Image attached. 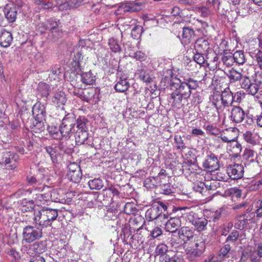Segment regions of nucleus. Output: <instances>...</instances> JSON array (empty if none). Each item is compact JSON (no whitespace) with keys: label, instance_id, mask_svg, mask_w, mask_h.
<instances>
[{"label":"nucleus","instance_id":"nucleus-1","mask_svg":"<svg viewBox=\"0 0 262 262\" xmlns=\"http://www.w3.org/2000/svg\"><path fill=\"white\" fill-rule=\"evenodd\" d=\"M180 83L179 86L173 88L168 98V101L173 108H181L184 105L183 102L187 101L191 96V90H195L198 87L196 81L190 78Z\"/></svg>","mask_w":262,"mask_h":262},{"label":"nucleus","instance_id":"nucleus-2","mask_svg":"<svg viewBox=\"0 0 262 262\" xmlns=\"http://www.w3.org/2000/svg\"><path fill=\"white\" fill-rule=\"evenodd\" d=\"M213 158L209 156L204 162L203 166L206 171L204 177L205 182H201L195 187L196 191H199L203 195L206 196V199H208V201L211 200L213 196L212 194V182H211V180H213V168L211 164Z\"/></svg>","mask_w":262,"mask_h":262},{"label":"nucleus","instance_id":"nucleus-3","mask_svg":"<svg viewBox=\"0 0 262 262\" xmlns=\"http://www.w3.org/2000/svg\"><path fill=\"white\" fill-rule=\"evenodd\" d=\"M226 84L214 85V100H216V102H214L217 110L223 108V106H229L231 105L233 102V95L230 89L228 87L225 88Z\"/></svg>","mask_w":262,"mask_h":262},{"label":"nucleus","instance_id":"nucleus-4","mask_svg":"<svg viewBox=\"0 0 262 262\" xmlns=\"http://www.w3.org/2000/svg\"><path fill=\"white\" fill-rule=\"evenodd\" d=\"M187 258L190 261H194L200 257L205 249L203 240L199 237H194L193 241L183 246Z\"/></svg>","mask_w":262,"mask_h":262},{"label":"nucleus","instance_id":"nucleus-5","mask_svg":"<svg viewBox=\"0 0 262 262\" xmlns=\"http://www.w3.org/2000/svg\"><path fill=\"white\" fill-rule=\"evenodd\" d=\"M58 215L57 210L43 208L34 213V221L39 226L47 227L51 226Z\"/></svg>","mask_w":262,"mask_h":262},{"label":"nucleus","instance_id":"nucleus-6","mask_svg":"<svg viewBox=\"0 0 262 262\" xmlns=\"http://www.w3.org/2000/svg\"><path fill=\"white\" fill-rule=\"evenodd\" d=\"M238 136L237 129L227 128L221 131L219 128L214 127V146L220 148L224 143H228L236 139Z\"/></svg>","mask_w":262,"mask_h":262},{"label":"nucleus","instance_id":"nucleus-7","mask_svg":"<svg viewBox=\"0 0 262 262\" xmlns=\"http://www.w3.org/2000/svg\"><path fill=\"white\" fill-rule=\"evenodd\" d=\"M261 82L254 80L251 81L249 77H244L241 87L249 95L254 96L258 103L262 105V90L260 89Z\"/></svg>","mask_w":262,"mask_h":262},{"label":"nucleus","instance_id":"nucleus-8","mask_svg":"<svg viewBox=\"0 0 262 262\" xmlns=\"http://www.w3.org/2000/svg\"><path fill=\"white\" fill-rule=\"evenodd\" d=\"M42 229L33 226H27L23 229V242L30 244L42 237Z\"/></svg>","mask_w":262,"mask_h":262},{"label":"nucleus","instance_id":"nucleus-9","mask_svg":"<svg viewBox=\"0 0 262 262\" xmlns=\"http://www.w3.org/2000/svg\"><path fill=\"white\" fill-rule=\"evenodd\" d=\"M75 124V120L73 117L66 115L62 119V122L59 126V132L62 137H68L72 133Z\"/></svg>","mask_w":262,"mask_h":262},{"label":"nucleus","instance_id":"nucleus-10","mask_svg":"<svg viewBox=\"0 0 262 262\" xmlns=\"http://www.w3.org/2000/svg\"><path fill=\"white\" fill-rule=\"evenodd\" d=\"M182 208H179L177 210L178 214L177 216L170 217L166 222L165 225V229L166 231L173 233L178 230L181 226V218L183 217V213L181 212Z\"/></svg>","mask_w":262,"mask_h":262},{"label":"nucleus","instance_id":"nucleus-11","mask_svg":"<svg viewBox=\"0 0 262 262\" xmlns=\"http://www.w3.org/2000/svg\"><path fill=\"white\" fill-rule=\"evenodd\" d=\"M73 93L82 100L88 102L95 99V96L97 94V90L94 87L84 89H75Z\"/></svg>","mask_w":262,"mask_h":262},{"label":"nucleus","instance_id":"nucleus-12","mask_svg":"<svg viewBox=\"0 0 262 262\" xmlns=\"http://www.w3.org/2000/svg\"><path fill=\"white\" fill-rule=\"evenodd\" d=\"M82 176V171L79 165L75 162L70 163L68 165L67 173L68 179L73 183H78L80 182Z\"/></svg>","mask_w":262,"mask_h":262},{"label":"nucleus","instance_id":"nucleus-13","mask_svg":"<svg viewBox=\"0 0 262 262\" xmlns=\"http://www.w3.org/2000/svg\"><path fill=\"white\" fill-rule=\"evenodd\" d=\"M179 38L181 43L186 46L195 41L196 36L193 29L189 27H183Z\"/></svg>","mask_w":262,"mask_h":262},{"label":"nucleus","instance_id":"nucleus-14","mask_svg":"<svg viewBox=\"0 0 262 262\" xmlns=\"http://www.w3.org/2000/svg\"><path fill=\"white\" fill-rule=\"evenodd\" d=\"M178 235L179 239L183 242V246L193 241L194 237H199L194 234L192 229L187 226H184L179 229Z\"/></svg>","mask_w":262,"mask_h":262},{"label":"nucleus","instance_id":"nucleus-15","mask_svg":"<svg viewBox=\"0 0 262 262\" xmlns=\"http://www.w3.org/2000/svg\"><path fill=\"white\" fill-rule=\"evenodd\" d=\"M221 195L224 197L230 196L233 200L235 201L236 199L240 198L242 196L241 190L236 187L230 188L229 189L217 190L214 193V197Z\"/></svg>","mask_w":262,"mask_h":262},{"label":"nucleus","instance_id":"nucleus-16","mask_svg":"<svg viewBox=\"0 0 262 262\" xmlns=\"http://www.w3.org/2000/svg\"><path fill=\"white\" fill-rule=\"evenodd\" d=\"M227 172L232 180H238L244 175V167L241 164H234L227 168Z\"/></svg>","mask_w":262,"mask_h":262},{"label":"nucleus","instance_id":"nucleus-17","mask_svg":"<svg viewBox=\"0 0 262 262\" xmlns=\"http://www.w3.org/2000/svg\"><path fill=\"white\" fill-rule=\"evenodd\" d=\"M116 81L117 82L114 86L116 92L124 93L128 89L130 84L126 76L121 74L119 77L117 78Z\"/></svg>","mask_w":262,"mask_h":262},{"label":"nucleus","instance_id":"nucleus-18","mask_svg":"<svg viewBox=\"0 0 262 262\" xmlns=\"http://www.w3.org/2000/svg\"><path fill=\"white\" fill-rule=\"evenodd\" d=\"M145 217L148 221H153L160 219H166L167 216L165 214H162V211L160 210L159 207H152L148 209L145 213Z\"/></svg>","mask_w":262,"mask_h":262},{"label":"nucleus","instance_id":"nucleus-19","mask_svg":"<svg viewBox=\"0 0 262 262\" xmlns=\"http://www.w3.org/2000/svg\"><path fill=\"white\" fill-rule=\"evenodd\" d=\"M246 114L244 110L239 106H234L230 113V119L233 122L238 123L242 122L245 118Z\"/></svg>","mask_w":262,"mask_h":262},{"label":"nucleus","instance_id":"nucleus-20","mask_svg":"<svg viewBox=\"0 0 262 262\" xmlns=\"http://www.w3.org/2000/svg\"><path fill=\"white\" fill-rule=\"evenodd\" d=\"M180 82H183L181 80L173 77V73L171 71L169 76H165L162 78L161 83L163 84V86L166 88L170 87L171 90L179 86Z\"/></svg>","mask_w":262,"mask_h":262},{"label":"nucleus","instance_id":"nucleus-21","mask_svg":"<svg viewBox=\"0 0 262 262\" xmlns=\"http://www.w3.org/2000/svg\"><path fill=\"white\" fill-rule=\"evenodd\" d=\"M32 114L35 119L42 120L45 119L46 111L44 104L40 101H37L32 107Z\"/></svg>","mask_w":262,"mask_h":262},{"label":"nucleus","instance_id":"nucleus-22","mask_svg":"<svg viewBox=\"0 0 262 262\" xmlns=\"http://www.w3.org/2000/svg\"><path fill=\"white\" fill-rule=\"evenodd\" d=\"M50 86L47 83L41 81L38 83L36 88V95L47 100L50 94Z\"/></svg>","mask_w":262,"mask_h":262},{"label":"nucleus","instance_id":"nucleus-23","mask_svg":"<svg viewBox=\"0 0 262 262\" xmlns=\"http://www.w3.org/2000/svg\"><path fill=\"white\" fill-rule=\"evenodd\" d=\"M13 40L12 35L10 32L2 30L0 32V46L4 48L9 47Z\"/></svg>","mask_w":262,"mask_h":262},{"label":"nucleus","instance_id":"nucleus-24","mask_svg":"<svg viewBox=\"0 0 262 262\" xmlns=\"http://www.w3.org/2000/svg\"><path fill=\"white\" fill-rule=\"evenodd\" d=\"M242 145L236 139L227 143V150L233 156L237 157L242 151Z\"/></svg>","mask_w":262,"mask_h":262},{"label":"nucleus","instance_id":"nucleus-25","mask_svg":"<svg viewBox=\"0 0 262 262\" xmlns=\"http://www.w3.org/2000/svg\"><path fill=\"white\" fill-rule=\"evenodd\" d=\"M183 172L188 177V175L194 174L199 175L201 169L194 164H189L188 162H184L182 165Z\"/></svg>","mask_w":262,"mask_h":262},{"label":"nucleus","instance_id":"nucleus-26","mask_svg":"<svg viewBox=\"0 0 262 262\" xmlns=\"http://www.w3.org/2000/svg\"><path fill=\"white\" fill-rule=\"evenodd\" d=\"M83 59L82 54L80 52L75 53L71 62V66L77 74H79L83 70L81 62Z\"/></svg>","mask_w":262,"mask_h":262},{"label":"nucleus","instance_id":"nucleus-27","mask_svg":"<svg viewBox=\"0 0 262 262\" xmlns=\"http://www.w3.org/2000/svg\"><path fill=\"white\" fill-rule=\"evenodd\" d=\"M27 180L29 183L34 184V187L35 189L38 191H43L46 188L47 189H49V187L46 186L45 183L42 184L43 181L40 182L39 180V176L35 177H27Z\"/></svg>","mask_w":262,"mask_h":262},{"label":"nucleus","instance_id":"nucleus-28","mask_svg":"<svg viewBox=\"0 0 262 262\" xmlns=\"http://www.w3.org/2000/svg\"><path fill=\"white\" fill-rule=\"evenodd\" d=\"M79 75L81 81L85 85H92L96 81V75L91 70L86 72H81Z\"/></svg>","mask_w":262,"mask_h":262},{"label":"nucleus","instance_id":"nucleus-29","mask_svg":"<svg viewBox=\"0 0 262 262\" xmlns=\"http://www.w3.org/2000/svg\"><path fill=\"white\" fill-rule=\"evenodd\" d=\"M215 40L217 47L214 49V52L217 55H222L227 50V42L222 36H219L215 38Z\"/></svg>","mask_w":262,"mask_h":262},{"label":"nucleus","instance_id":"nucleus-30","mask_svg":"<svg viewBox=\"0 0 262 262\" xmlns=\"http://www.w3.org/2000/svg\"><path fill=\"white\" fill-rule=\"evenodd\" d=\"M194 49L196 52L202 53L208 52L210 49L209 43L208 40L204 39H197L195 43Z\"/></svg>","mask_w":262,"mask_h":262},{"label":"nucleus","instance_id":"nucleus-31","mask_svg":"<svg viewBox=\"0 0 262 262\" xmlns=\"http://www.w3.org/2000/svg\"><path fill=\"white\" fill-rule=\"evenodd\" d=\"M46 151L49 154L50 158L53 163H57L61 159V154L55 147L46 146Z\"/></svg>","mask_w":262,"mask_h":262},{"label":"nucleus","instance_id":"nucleus-32","mask_svg":"<svg viewBox=\"0 0 262 262\" xmlns=\"http://www.w3.org/2000/svg\"><path fill=\"white\" fill-rule=\"evenodd\" d=\"M66 101V95L64 93L61 91L56 92L52 98L53 103L58 107L64 105Z\"/></svg>","mask_w":262,"mask_h":262},{"label":"nucleus","instance_id":"nucleus-33","mask_svg":"<svg viewBox=\"0 0 262 262\" xmlns=\"http://www.w3.org/2000/svg\"><path fill=\"white\" fill-rule=\"evenodd\" d=\"M216 69V70L214 71V84L215 86H216V84H218V86L224 85L225 72L220 68L217 69V67Z\"/></svg>","mask_w":262,"mask_h":262},{"label":"nucleus","instance_id":"nucleus-34","mask_svg":"<svg viewBox=\"0 0 262 262\" xmlns=\"http://www.w3.org/2000/svg\"><path fill=\"white\" fill-rule=\"evenodd\" d=\"M30 251L33 253V256L40 255L46 251V246L42 242H35L30 245Z\"/></svg>","mask_w":262,"mask_h":262},{"label":"nucleus","instance_id":"nucleus-35","mask_svg":"<svg viewBox=\"0 0 262 262\" xmlns=\"http://www.w3.org/2000/svg\"><path fill=\"white\" fill-rule=\"evenodd\" d=\"M49 189H47L46 188L43 191H39L40 193L36 194L35 198L36 201L37 203H40V204H45L48 201L51 200V196L50 195Z\"/></svg>","mask_w":262,"mask_h":262},{"label":"nucleus","instance_id":"nucleus-36","mask_svg":"<svg viewBox=\"0 0 262 262\" xmlns=\"http://www.w3.org/2000/svg\"><path fill=\"white\" fill-rule=\"evenodd\" d=\"M75 139L77 145L84 144L88 139V130H76L75 134Z\"/></svg>","mask_w":262,"mask_h":262},{"label":"nucleus","instance_id":"nucleus-37","mask_svg":"<svg viewBox=\"0 0 262 262\" xmlns=\"http://www.w3.org/2000/svg\"><path fill=\"white\" fill-rule=\"evenodd\" d=\"M5 16L8 21L10 23H14L17 16V12L15 8H5L4 9Z\"/></svg>","mask_w":262,"mask_h":262},{"label":"nucleus","instance_id":"nucleus-38","mask_svg":"<svg viewBox=\"0 0 262 262\" xmlns=\"http://www.w3.org/2000/svg\"><path fill=\"white\" fill-rule=\"evenodd\" d=\"M202 53L196 52L193 56L194 61L199 64L200 66L208 68L209 70L211 68L209 67V63L208 62L207 59H205Z\"/></svg>","mask_w":262,"mask_h":262},{"label":"nucleus","instance_id":"nucleus-39","mask_svg":"<svg viewBox=\"0 0 262 262\" xmlns=\"http://www.w3.org/2000/svg\"><path fill=\"white\" fill-rule=\"evenodd\" d=\"M207 223L208 221L206 219L200 217L192 225L194 226L195 230L200 232L206 229Z\"/></svg>","mask_w":262,"mask_h":262},{"label":"nucleus","instance_id":"nucleus-40","mask_svg":"<svg viewBox=\"0 0 262 262\" xmlns=\"http://www.w3.org/2000/svg\"><path fill=\"white\" fill-rule=\"evenodd\" d=\"M139 76L141 80L146 83H150L152 81V77L150 74L144 69H141L139 70Z\"/></svg>","mask_w":262,"mask_h":262},{"label":"nucleus","instance_id":"nucleus-41","mask_svg":"<svg viewBox=\"0 0 262 262\" xmlns=\"http://www.w3.org/2000/svg\"><path fill=\"white\" fill-rule=\"evenodd\" d=\"M88 122V120L84 117H79L75 121V124L77 128V130H88L86 127Z\"/></svg>","mask_w":262,"mask_h":262},{"label":"nucleus","instance_id":"nucleus-42","mask_svg":"<svg viewBox=\"0 0 262 262\" xmlns=\"http://www.w3.org/2000/svg\"><path fill=\"white\" fill-rule=\"evenodd\" d=\"M48 130L50 135L54 139H61L59 128L56 126L50 125L48 127Z\"/></svg>","mask_w":262,"mask_h":262},{"label":"nucleus","instance_id":"nucleus-43","mask_svg":"<svg viewBox=\"0 0 262 262\" xmlns=\"http://www.w3.org/2000/svg\"><path fill=\"white\" fill-rule=\"evenodd\" d=\"M88 185L92 190H100L102 188L103 183L101 179L98 178L90 180Z\"/></svg>","mask_w":262,"mask_h":262},{"label":"nucleus","instance_id":"nucleus-44","mask_svg":"<svg viewBox=\"0 0 262 262\" xmlns=\"http://www.w3.org/2000/svg\"><path fill=\"white\" fill-rule=\"evenodd\" d=\"M227 75L228 76L231 82H235L239 80L243 77L241 73L236 71L233 69L229 70L227 73Z\"/></svg>","mask_w":262,"mask_h":262},{"label":"nucleus","instance_id":"nucleus-45","mask_svg":"<svg viewBox=\"0 0 262 262\" xmlns=\"http://www.w3.org/2000/svg\"><path fill=\"white\" fill-rule=\"evenodd\" d=\"M108 45L111 50L114 53H119L121 51V48L119 45L117 40L114 38H111L108 39Z\"/></svg>","mask_w":262,"mask_h":262},{"label":"nucleus","instance_id":"nucleus-46","mask_svg":"<svg viewBox=\"0 0 262 262\" xmlns=\"http://www.w3.org/2000/svg\"><path fill=\"white\" fill-rule=\"evenodd\" d=\"M141 4L140 3L130 2L125 4L124 11H138L141 9Z\"/></svg>","mask_w":262,"mask_h":262},{"label":"nucleus","instance_id":"nucleus-47","mask_svg":"<svg viewBox=\"0 0 262 262\" xmlns=\"http://www.w3.org/2000/svg\"><path fill=\"white\" fill-rule=\"evenodd\" d=\"M235 62L238 64H243L246 62L245 56L243 51H236L232 54Z\"/></svg>","mask_w":262,"mask_h":262},{"label":"nucleus","instance_id":"nucleus-48","mask_svg":"<svg viewBox=\"0 0 262 262\" xmlns=\"http://www.w3.org/2000/svg\"><path fill=\"white\" fill-rule=\"evenodd\" d=\"M56 10L63 11L68 9V2L67 0H53Z\"/></svg>","mask_w":262,"mask_h":262},{"label":"nucleus","instance_id":"nucleus-49","mask_svg":"<svg viewBox=\"0 0 262 262\" xmlns=\"http://www.w3.org/2000/svg\"><path fill=\"white\" fill-rule=\"evenodd\" d=\"M174 141L177 150H181L182 151L186 149V146L181 136L175 135L174 137Z\"/></svg>","mask_w":262,"mask_h":262},{"label":"nucleus","instance_id":"nucleus-50","mask_svg":"<svg viewBox=\"0 0 262 262\" xmlns=\"http://www.w3.org/2000/svg\"><path fill=\"white\" fill-rule=\"evenodd\" d=\"M45 119L39 120L35 119L34 124V131L36 133H39L45 130Z\"/></svg>","mask_w":262,"mask_h":262},{"label":"nucleus","instance_id":"nucleus-51","mask_svg":"<svg viewBox=\"0 0 262 262\" xmlns=\"http://www.w3.org/2000/svg\"><path fill=\"white\" fill-rule=\"evenodd\" d=\"M60 190L53 189L52 191L49 190L51 201L55 202H60L62 200V195L60 193Z\"/></svg>","mask_w":262,"mask_h":262},{"label":"nucleus","instance_id":"nucleus-52","mask_svg":"<svg viewBox=\"0 0 262 262\" xmlns=\"http://www.w3.org/2000/svg\"><path fill=\"white\" fill-rule=\"evenodd\" d=\"M222 60L224 64L227 67L232 66L235 62L234 57L232 54L229 53L224 55L222 57Z\"/></svg>","mask_w":262,"mask_h":262},{"label":"nucleus","instance_id":"nucleus-53","mask_svg":"<svg viewBox=\"0 0 262 262\" xmlns=\"http://www.w3.org/2000/svg\"><path fill=\"white\" fill-rule=\"evenodd\" d=\"M103 192L104 193V195H109L111 196L112 194L113 196L115 195H119V191L115 187V186L113 185L108 186L107 188L104 189L103 190Z\"/></svg>","mask_w":262,"mask_h":262},{"label":"nucleus","instance_id":"nucleus-54","mask_svg":"<svg viewBox=\"0 0 262 262\" xmlns=\"http://www.w3.org/2000/svg\"><path fill=\"white\" fill-rule=\"evenodd\" d=\"M241 218L240 220H238L237 222L235 223L234 226L236 229L242 230L244 228L249 219H248L247 217H246L245 214L241 216Z\"/></svg>","mask_w":262,"mask_h":262},{"label":"nucleus","instance_id":"nucleus-55","mask_svg":"<svg viewBox=\"0 0 262 262\" xmlns=\"http://www.w3.org/2000/svg\"><path fill=\"white\" fill-rule=\"evenodd\" d=\"M7 253L10 257L12 260L17 262L20 258L19 253L13 249H8Z\"/></svg>","mask_w":262,"mask_h":262},{"label":"nucleus","instance_id":"nucleus-56","mask_svg":"<svg viewBox=\"0 0 262 262\" xmlns=\"http://www.w3.org/2000/svg\"><path fill=\"white\" fill-rule=\"evenodd\" d=\"M136 210L134 204L132 203H127L124 207V211L127 214H134Z\"/></svg>","mask_w":262,"mask_h":262},{"label":"nucleus","instance_id":"nucleus-57","mask_svg":"<svg viewBox=\"0 0 262 262\" xmlns=\"http://www.w3.org/2000/svg\"><path fill=\"white\" fill-rule=\"evenodd\" d=\"M244 139L248 143L254 144L255 143V140L253 136L252 132L247 131L243 135Z\"/></svg>","mask_w":262,"mask_h":262},{"label":"nucleus","instance_id":"nucleus-58","mask_svg":"<svg viewBox=\"0 0 262 262\" xmlns=\"http://www.w3.org/2000/svg\"><path fill=\"white\" fill-rule=\"evenodd\" d=\"M214 171L216 170H220V168H222V169L223 171H225L224 168L223 167V164L222 163V161H221V159H218L216 157L214 156Z\"/></svg>","mask_w":262,"mask_h":262},{"label":"nucleus","instance_id":"nucleus-59","mask_svg":"<svg viewBox=\"0 0 262 262\" xmlns=\"http://www.w3.org/2000/svg\"><path fill=\"white\" fill-rule=\"evenodd\" d=\"M59 24V21L57 20L56 19L51 18L49 20V24L47 27L49 29L53 30L56 29L58 27Z\"/></svg>","mask_w":262,"mask_h":262},{"label":"nucleus","instance_id":"nucleus-60","mask_svg":"<svg viewBox=\"0 0 262 262\" xmlns=\"http://www.w3.org/2000/svg\"><path fill=\"white\" fill-rule=\"evenodd\" d=\"M168 251V247L163 244L159 245L156 249V252L159 255H163Z\"/></svg>","mask_w":262,"mask_h":262},{"label":"nucleus","instance_id":"nucleus-61","mask_svg":"<svg viewBox=\"0 0 262 262\" xmlns=\"http://www.w3.org/2000/svg\"><path fill=\"white\" fill-rule=\"evenodd\" d=\"M254 152L253 150L249 149H246L244 153V158L247 160H250L251 162H253V159H250L254 156Z\"/></svg>","mask_w":262,"mask_h":262},{"label":"nucleus","instance_id":"nucleus-62","mask_svg":"<svg viewBox=\"0 0 262 262\" xmlns=\"http://www.w3.org/2000/svg\"><path fill=\"white\" fill-rule=\"evenodd\" d=\"M134 57L140 61H145L147 58L145 54L141 51L136 52L134 54Z\"/></svg>","mask_w":262,"mask_h":262},{"label":"nucleus","instance_id":"nucleus-63","mask_svg":"<svg viewBox=\"0 0 262 262\" xmlns=\"http://www.w3.org/2000/svg\"><path fill=\"white\" fill-rule=\"evenodd\" d=\"M230 250V246L228 244L225 245L220 249L219 257L223 258L225 256Z\"/></svg>","mask_w":262,"mask_h":262},{"label":"nucleus","instance_id":"nucleus-64","mask_svg":"<svg viewBox=\"0 0 262 262\" xmlns=\"http://www.w3.org/2000/svg\"><path fill=\"white\" fill-rule=\"evenodd\" d=\"M255 58L257 63L260 69H262V51L260 50H255Z\"/></svg>","mask_w":262,"mask_h":262}]
</instances>
